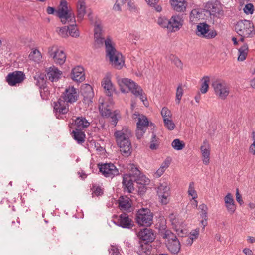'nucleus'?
I'll use <instances>...</instances> for the list:
<instances>
[{
    "label": "nucleus",
    "instance_id": "51",
    "mask_svg": "<svg viewBox=\"0 0 255 255\" xmlns=\"http://www.w3.org/2000/svg\"><path fill=\"white\" fill-rule=\"evenodd\" d=\"M199 208L201 210V216L203 219L207 218L208 208L205 204H202L199 206Z\"/></svg>",
    "mask_w": 255,
    "mask_h": 255
},
{
    "label": "nucleus",
    "instance_id": "20",
    "mask_svg": "<svg viewBox=\"0 0 255 255\" xmlns=\"http://www.w3.org/2000/svg\"><path fill=\"white\" fill-rule=\"evenodd\" d=\"M72 80H85L84 69L81 66H77L73 68L70 73Z\"/></svg>",
    "mask_w": 255,
    "mask_h": 255
},
{
    "label": "nucleus",
    "instance_id": "21",
    "mask_svg": "<svg viewBox=\"0 0 255 255\" xmlns=\"http://www.w3.org/2000/svg\"><path fill=\"white\" fill-rule=\"evenodd\" d=\"M168 249L170 252L175 254L178 253L180 251V243L176 236L173 237L169 240Z\"/></svg>",
    "mask_w": 255,
    "mask_h": 255
},
{
    "label": "nucleus",
    "instance_id": "52",
    "mask_svg": "<svg viewBox=\"0 0 255 255\" xmlns=\"http://www.w3.org/2000/svg\"><path fill=\"white\" fill-rule=\"evenodd\" d=\"M68 28L66 26L62 27L59 29V34L63 38L66 37L68 36Z\"/></svg>",
    "mask_w": 255,
    "mask_h": 255
},
{
    "label": "nucleus",
    "instance_id": "7",
    "mask_svg": "<svg viewBox=\"0 0 255 255\" xmlns=\"http://www.w3.org/2000/svg\"><path fill=\"white\" fill-rule=\"evenodd\" d=\"M215 93L220 99L224 100L228 96L230 87L223 81H214L212 83Z\"/></svg>",
    "mask_w": 255,
    "mask_h": 255
},
{
    "label": "nucleus",
    "instance_id": "47",
    "mask_svg": "<svg viewBox=\"0 0 255 255\" xmlns=\"http://www.w3.org/2000/svg\"><path fill=\"white\" fill-rule=\"evenodd\" d=\"M161 203L162 204L166 205L170 201V194H160L158 195Z\"/></svg>",
    "mask_w": 255,
    "mask_h": 255
},
{
    "label": "nucleus",
    "instance_id": "49",
    "mask_svg": "<svg viewBox=\"0 0 255 255\" xmlns=\"http://www.w3.org/2000/svg\"><path fill=\"white\" fill-rule=\"evenodd\" d=\"M109 117H110L111 119V124L114 126H116L118 121V118L120 117L119 113L115 111Z\"/></svg>",
    "mask_w": 255,
    "mask_h": 255
},
{
    "label": "nucleus",
    "instance_id": "11",
    "mask_svg": "<svg viewBox=\"0 0 255 255\" xmlns=\"http://www.w3.org/2000/svg\"><path fill=\"white\" fill-rule=\"evenodd\" d=\"M139 116L138 121L137 123L136 134L137 138L140 139L146 130L149 121L146 116L144 115H139Z\"/></svg>",
    "mask_w": 255,
    "mask_h": 255
},
{
    "label": "nucleus",
    "instance_id": "44",
    "mask_svg": "<svg viewBox=\"0 0 255 255\" xmlns=\"http://www.w3.org/2000/svg\"><path fill=\"white\" fill-rule=\"evenodd\" d=\"M49 14H53L58 17L60 19L62 24H65L66 23V21L64 20V17H61L58 15V10H56L54 7L49 6Z\"/></svg>",
    "mask_w": 255,
    "mask_h": 255
},
{
    "label": "nucleus",
    "instance_id": "9",
    "mask_svg": "<svg viewBox=\"0 0 255 255\" xmlns=\"http://www.w3.org/2000/svg\"><path fill=\"white\" fill-rule=\"evenodd\" d=\"M58 13L61 17H64V20L75 22V15L73 12L68 8L67 2L66 0H61Z\"/></svg>",
    "mask_w": 255,
    "mask_h": 255
},
{
    "label": "nucleus",
    "instance_id": "61",
    "mask_svg": "<svg viewBox=\"0 0 255 255\" xmlns=\"http://www.w3.org/2000/svg\"><path fill=\"white\" fill-rule=\"evenodd\" d=\"M236 200H237V202H238L241 205L242 203H243V201L242 199V196L239 193L238 189H236Z\"/></svg>",
    "mask_w": 255,
    "mask_h": 255
},
{
    "label": "nucleus",
    "instance_id": "12",
    "mask_svg": "<svg viewBox=\"0 0 255 255\" xmlns=\"http://www.w3.org/2000/svg\"><path fill=\"white\" fill-rule=\"evenodd\" d=\"M49 54L52 56L55 63L59 65L63 64L66 59V55L62 50L59 51L57 46H53L50 50H49Z\"/></svg>",
    "mask_w": 255,
    "mask_h": 255
},
{
    "label": "nucleus",
    "instance_id": "24",
    "mask_svg": "<svg viewBox=\"0 0 255 255\" xmlns=\"http://www.w3.org/2000/svg\"><path fill=\"white\" fill-rule=\"evenodd\" d=\"M99 103V109L101 115L106 117H109L111 116L113 113L111 112V110L109 108V106L104 103L103 100L102 99H100Z\"/></svg>",
    "mask_w": 255,
    "mask_h": 255
},
{
    "label": "nucleus",
    "instance_id": "17",
    "mask_svg": "<svg viewBox=\"0 0 255 255\" xmlns=\"http://www.w3.org/2000/svg\"><path fill=\"white\" fill-rule=\"evenodd\" d=\"M184 20L179 15H173L169 20L170 29L172 31H177L183 25Z\"/></svg>",
    "mask_w": 255,
    "mask_h": 255
},
{
    "label": "nucleus",
    "instance_id": "3",
    "mask_svg": "<svg viewBox=\"0 0 255 255\" xmlns=\"http://www.w3.org/2000/svg\"><path fill=\"white\" fill-rule=\"evenodd\" d=\"M120 90L122 93H128L131 91L135 96H139L140 99L144 103L146 98L143 94V90L134 81H118Z\"/></svg>",
    "mask_w": 255,
    "mask_h": 255
},
{
    "label": "nucleus",
    "instance_id": "36",
    "mask_svg": "<svg viewBox=\"0 0 255 255\" xmlns=\"http://www.w3.org/2000/svg\"><path fill=\"white\" fill-rule=\"evenodd\" d=\"M70 22L71 24H69V26H68V34L72 37H77L79 36V32L76 28V20L75 19V22L73 21H68Z\"/></svg>",
    "mask_w": 255,
    "mask_h": 255
},
{
    "label": "nucleus",
    "instance_id": "62",
    "mask_svg": "<svg viewBox=\"0 0 255 255\" xmlns=\"http://www.w3.org/2000/svg\"><path fill=\"white\" fill-rule=\"evenodd\" d=\"M95 42L99 45H102L104 42V38H102L100 36H96Z\"/></svg>",
    "mask_w": 255,
    "mask_h": 255
},
{
    "label": "nucleus",
    "instance_id": "26",
    "mask_svg": "<svg viewBox=\"0 0 255 255\" xmlns=\"http://www.w3.org/2000/svg\"><path fill=\"white\" fill-rule=\"evenodd\" d=\"M26 78L23 72L15 71L9 73L6 77L5 80H24Z\"/></svg>",
    "mask_w": 255,
    "mask_h": 255
},
{
    "label": "nucleus",
    "instance_id": "5",
    "mask_svg": "<svg viewBox=\"0 0 255 255\" xmlns=\"http://www.w3.org/2000/svg\"><path fill=\"white\" fill-rule=\"evenodd\" d=\"M153 214L148 208L139 209L136 215L137 223L143 226H150L153 222Z\"/></svg>",
    "mask_w": 255,
    "mask_h": 255
},
{
    "label": "nucleus",
    "instance_id": "34",
    "mask_svg": "<svg viewBox=\"0 0 255 255\" xmlns=\"http://www.w3.org/2000/svg\"><path fill=\"white\" fill-rule=\"evenodd\" d=\"M170 194V188L167 182L160 183L157 189V195L161 194Z\"/></svg>",
    "mask_w": 255,
    "mask_h": 255
},
{
    "label": "nucleus",
    "instance_id": "39",
    "mask_svg": "<svg viewBox=\"0 0 255 255\" xmlns=\"http://www.w3.org/2000/svg\"><path fill=\"white\" fill-rule=\"evenodd\" d=\"M171 145L174 149L181 150L184 148L185 144L183 141H181L179 139H175L172 141Z\"/></svg>",
    "mask_w": 255,
    "mask_h": 255
},
{
    "label": "nucleus",
    "instance_id": "55",
    "mask_svg": "<svg viewBox=\"0 0 255 255\" xmlns=\"http://www.w3.org/2000/svg\"><path fill=\"white\" fill-rule=\"evenodd\" d=\"M128 8L129 11L131 12H136L137 11V7L135 5L134 2L132 0H129L128 3Z\"/></svg>",
    "mask_w": 255,
    "mask_h": 255
},
{
    "label": "nucleus",
    "instance_id": "4",
    "mask_svg": "<svg viewBox=\"0 0 255 255\" xmlns=\"http://www.w3.org/2000/svg\"><path fill=\"white\" fill-rule=\"evenodd\" d=\"M235 30L240 36L252 37L255 34L253 23L247 20L237 22L235 26Z\"/></svg>",
    "mask_w": 255,
    "mask_h": 255
},
{
    "label": "nucleus",
    "instance_id": "41",
    "mask_svg": "<svg viewBox=\"0 0 255 255\" xmlns=\"http://www.w3.org/2000/svg\"><path fill=\"white\" fill-rule=\"evenodd\" d=\"M183 88L184 86H183L182 84H179L177 87L176 95V102L177 104H179L180 102V100L183 94Z\"/></svg>",
    "mask_w": 255,
    "mask_h": 255
},
{
    "label": "nucleus",
    "instance_id": "37",
    "mask_svg": "<svg viewBox=\"0 0 255 255\" xmlns=\"http://www.w3.org/2000/svg\"><path fill=\"white\" fill-rule=\"evenodd\" d=\"M159 139L155 134L153 133L150 140V148L152 150L157 149L159 147Z\"/></svg>",
    "mask_w": 255,
    "mask_h": 255
},
{
    "label": "nucleus",
    "instance_id": "50",
    "mask_svg": "<svg viewBox=\"0 0 255 255\" xmlns=\"http://www.w3.org/2000/svg\"><path fill=\"white\" fill-rule=\"evenodd\" d=\"M102 27L100 24H98L97 21L94 23V35L100 36L102 33Z\"/></svg>",
    "mask_w": 255,
    "mask_h": 255
},
{
    "label": "nucleus",
    "instance_id": "58",
    "mask_svg": "<svg viewBox=\"0 0 255 255\" xmlns=\"http://www.w3.org/2000/svg\"><path fill=\"white\" fill-rule=\"evenodd\" d=\"M46 74L42 73L40 71L36 73V75L34 76V80H45Z\"/></svg>",
    "mask_w": 255,
    "mask_h": 255
},
{
    "label": "nucleus",
    "instance_id": "43",
    "mask_svg": "<svg viewBox=\"0 0 255 255\" xmlns=\"http://www.w3.org/2000/svg\"><path fill=\"white\" fill-rule=\"evenodd\" d=\"M220 2L218 1H216L214 2L213 7L212 8L211 10L208 11V14L209 15H215L216 13L219 15L220 14L221 11L219 8L217 7V5Z\"/></svg>",
    "mask_w": 255,
    "mask_h": 255
},
{
    "label": "nucleus",
    "instance_id": "32",
    "mask_svg": "<svg viewBox=\"0 0 255 255\" xmlns=\"http://www.w3.org/2000/svg\"><path fill=\"white\" fill-rule=\"evenodd\" d=\"M102 86L106 95L109 97V100L110 101V97L112 95L114 91V88L111 81H104L102 83Z\"/></svg>",
    "mask_w": 255,
    "mask_h": 255
},
{
    "label": "nucleus",
    "instance_id": "2",
    "mask_svg": "<svg viewBox=\"0 0 255 255\" xmlns=\"http://www.w3.org/2000/svg\"><path fill=\"white\" fill-rule=\"evenodd\" d=\"M106 56L109 58L110 64L115 68L121 69L124 63L121 53L117 51L112 43V40L108 36L105 40Z\"/></svg>",
    "mask_w": 255,
    "mask_h": 255
},
{
    "label": "nucleus",
    "instance_id": "8",
    "mask_svg": "<svg viewBox=\"0 0 255 255\" xmlns=\"http://www.w3.org/2000/svg\"><path fill=\"white\" fill-rule=\"evenodd\" d=\"M98 166L100 172L105 177L113 178L119 174V170L113 163H99Z\"/></svg>",
    "mask_w": 255,
    "mask_h": 255
},
{
    "label": "nucleus",
    "instance_id": "33",
    "mask_svg": "<svg viewBox=\"0 0 255 255\" xmlns=\"http://www.w3.org/2000/svg\"><path fill=\"white\" fill-rule=\"evenodd\" d=\"M128 169L129 171V173L127 174L129 177L135 178L136 177H138L140 174V171L133 164H128Z\"/></svg>",
    "mask_w": 255,
    "mask_h": 255
},
{
    "label": "nucleus",
    "instance_id": "64",
    "mask_svg": "<svg viewBox=\"0 0 255 255\" xmlns=\"http://www.w3.org/2000/svg\"><path fill=\"white\" fill-rule=\"evenodd\" d=\"M165 170L163 169H162L161 168H159L155 173V176L156 177H160L165 172Z\"/></svg>",
    "mask_w": 255,
    "mask_h": 255
},
{
    "label": "nucleus",
    "instance_id": "53",
    "mask_svg": "<svg viewBox=\"0 0 255 255\" xmlns=\"http://www.w3.org/2000/svg\"><path fill=\"white\" fill-rule=\"evenodd\" d=\"M252 140L253 141V143L250 145L249 147V151L253 154L255 155V132L253 131L252 132Z\"/></svg>",
    "mask_w": 255,
    "mask_h": 255
},
{
    "label": "nucleus",
    "instance_id": "45",
    "mask_svg": "<svg viewBox=\"0 0 255 255\" xmlns=\"http://www.w3.org/2000/svg\"><path fill=\"white\" fill-rule=\"evenodd\" d=\"M161 115L164 119H169L172 118V113L167 107H163L161 112Z\"/></svg>",
    "mask_w": 255,
    "mask_h": 255
},
{
    "label": "nucleus",
    "instance_id": "29",
    "mask_svg": "<svg viewBox=\"0 0 255 255\" xmlns=\"http://www.w3.org/2000/svg\"><path fill=\"white\" fill-rule=\"evenodd\" d=\"M62 74V72L55 66H52L49 67V80H50V78L52 79H60Z\"/></svg>",
    "mask_w": 255,
    "mask_h": 255
},
{
    "label": "nucleus",
    "instance_id": "28",
    "mask_svg": "<svg viewBox=\"0 0 255 255\" xmlns=\"http://www.w3.org/2000/svg\"><path fill=\"white\" fill-rule=\"evenodd\" d=\"M72 136L79 144H81L85 141V134L81 130L76 129L75 130H73Z\"/></svg>",
    "mask_w": 255,
    "mask_h": 255
},
{
    "label": "nucleus",
    "instance_id": "10",
    "mask_svg": "<svg viewBox=\"0 0 255 255\" xmlns=\"http://www.w3.org/2000/svg\"><path fill=\"white\" fill-rule=\"evenodd\" d=\"M79 97V93L77 89L73 87H69L66 88L63 93L62 99L67 104L75 102Z\"/></svg>",
    "mask_w": 255,
    "mask_h": 255
},
{
    "label": "nucleus",
    "instance_id": "27",
    "mask_svg": "<svg viewBox=\"0 0 255 255\" xmlns=\"http://www.w3.org/2000/svg\"><path fill=\"white\" fill-rule=\"evenodd\" d=\"M47 81H37L36 85L39 86L40 88V92L41 98L43 100H47L48 97V95L46 92L48 91V89L47 88L46 85Z\"/></svg>",
    "mask_w": 255,
    "mask_h": 255
},
{
    "label": "nucleus",
    "instance_id": "30",
    "mask_svg": "<svg viewBox=\"0 0 255 255\" xmlns=\"http://www.w3.org/2000/svg\"><path fill=\"white\" fill-rule=\"evenodd\" d=\"M137 252L140 255H149L151 253V246L147 243H140Z\"/></svg>",
    "mask_w": 255,
    "mask_h": 255
},
{
    "label": "nucleus",
    "instance_id": "15",
    "mask_svg": "<svg viewBox=\"0 0 255 255\" xmlns=\"http://www.w3.org/2000/svg\"><path fill=\"white\" fill-rule=\"evenodd\" d=\"M53 107L55 115H57V113L64 114L69 111L68 104L61 98L59 99L57 102L53 103Z\"/></svg>",
    "mask_w": 255,
    "mask_h": 255
},
{
    "label": "nucleus",
    "instance_id": "13",
    "mask_svg": "<svg viewBox=\"0 0 255 255\" xmlns=\"http://www.w3.org/2000/svg\"><path fill=\"white\" fill-rule=\"evenodd\" d=\"M81 94L83 97L82 101L85 105L89 106L92 103L94 97V92L90 84H86L81 87Z\"/></svg>",
    "mask_w": 255,
    "mask_h": 255
},
{
    "label": "nucleus",
    "instance_id": "42",
    "mask_svg": "<svg viewBox=\"0 0 255 255\" xmlns=\"http://www.w3.org/2000/svg\"><path fill=\"white\" fill-rule=\"evenodd\" d=\"M188 193L189 196H191L193 200L196 199L197 197V194L195 190L194 183L191 182L189 184Z\"/></svg>",
    "mask_w": 255,
    "mask_h": 255
},
{
    "label": "nucleus",
    "instance_id": "6",
    "mask_svg": "<svg viewBox=\"0 0 255 255\" xmlns=\"http://www.w3.org/2000/svg\"><path fill=\"white\" fill-rule=\"evenodd\" d=\"M210 27L206 22L198 23L196 29V34L200 37L207 39L215 38L217 35V32L214 28L211 29Z\"/></svg>",
    "mask_w": 255,
    "mask_h": 255
},
{
    "label": "nucleus",
    "instance_id": "56",
    "mask_svg": "<svg viewBox=\"0 0 255 255\" xmlns=\"http://www.w3.org/2000/svg\"><path fill=\"white\" fill-rule=\"evenodd\" d=\"M171 161V159L170 157H167L160 166V168L164 169L165 170L169 166Z\"/></svg>",
    "mask_w": 255,
    "mask_h": 255
},
{
    "label": "nucleus",
    "instance_id": "59",
    "mask_svg": "<svg viewBox=\"0 0 255 255\" xmlns=\"http://www.w3.org/2000/svg\"><path fill=\"white\" fill-rule=\"evenodd\" d=\"M214 2H208L206 3L205 6V9H203V11H205L206 13L208 14V11L211 10L212 8L213 7Z\"/></svg>",
    "mask_w": 255,
    "mask_h": 255
},
{
    "label": "nucleus",
    "instance_id": "48",
    "mask_svg": "<svg viewBox=\"0 0 255 255\" xmlns=\"http://www.w3.org/2000/svg\"><path fill=\"white\" fill-rule=\"evenodd\" d=\"M243 11L246 14H252L254 11V6L252 3H248L245 5Z\"/></svg>",
    "mask_w": 255,
    "mask_h": 255
},
{
    "label": "nucleus",
    "instance_id": "46",
    "mask_svg": "<svg viewBox=\"0 0 255 255\" xmlns=\"http://www.w3.org/2000/svg\"><path fill=\"white\" fill-rule=\"evenodd\" d=\"M165 126L169 130H173L175 128V125L171 120V118L164 119L163 120Z\"/></svg>",
    "mask_w": 255,
    "mask_h": 255
},
{
    "label": "nucleus",
    "instance_id": "16",
    "mask_svg": "<svg viewBox=\"0 0 255 255\" xmlns=\"http://www.w3.org/2000/svg\"><path fill=\"white\" fill-rule=\"evenodd\" d=\"M200 150L202 153L203 163L208 165L210 161V145L207 140L203 141V144L200 147Z\"/></svg>",
    "mask_w": 255,
    "mask_h": 255
},
{
    "label": "nucleus",
    "instance_id": "54",
    "mask_svg": "<svg viewBox=\"0 0 255 255\" xmlns=\"http://www.w3.org/2000/svg\"><path fill=\"white\" fill-rule=\"evenodd\" d=\"M209 81H204V82L201 85V87L200 88V92L202 94H205L207 93L209 89V84L208 82Z\"/></svg>",
    "mask_w": 255,
    "mask_h": 255
},
{
    "label": "nucleus",
    "instance_id": "38",
    "mask_svg": "<svg viewBox=\"0 0 255 255\" xmlns=\"http://www.w3.org/2000/svg\"><path fill=\"white\" fill-rule=\"evenodd\" d=\"M28 58L29 60L38 62L41 58V55L39 50L35 49L32 50L29 55Z\"/></svg>",
    "mask_w": 255,
    "mask_h": 255
},
{
    "label": "nucleus",
    "instance_id": "25",
    "mask_svg": "<svg viewBox=\"0 0 255 255\" xmlns=\"http://www.w3.org/2000/svg\"><path fill=\"white\" fill-rule=\"evenodd\" d=\"M75 124L78 129H83L90 125V122L83 117H78L75 120Z\"/></svg>",
    "mask_w": 255,
    "mask_h": 255
},
{
    "label": "nucleus",
    "instance_id": "23",
    "mask_svg": "<svg viewBox=\"0 0 255 255\" xmlns=\"http://www.w3.org/2000/svg\"><path fill=\"white\" fill-rule=\"evenodd\" d=\"M132 177H129L128 174L125 175L123 177V186L125 192L131 193L133 189Z\"/></svg>",
    "mask_w": 255,
    "mask_h": 255
},
{
    "label": "nucleus",
    "instance_id": "35",
    "mask_svg": "<svg viewBox=\"0 0 255 255\" xmlns=\"http://www.w3.org/2000/svg\"><path fill=\"white\" fill-rule=\"evenodd\" d=\"M186 3L185 0H178L172 7L178 12H183L186 9Z\"/></svg>",
    "mask_w": 255,
    "mask_h": 255
},
{
    "label": "nucleus",
    "instance_id": "1",
    "mask_svg": "<svg viewBox=\"0 0 255 255\" xmlns=\"http://www.w3.org/2000/svg\"><path fill=\"white\" fill-rule=\"evenodd\" d=\"M131 134V131L126 127L114 133L117 144L122 155L125 157L129 156L131 153V145L129 140Z\"/></svg>",
    "mask_w": 255,
    "mask_h": 255
},
{
    "label": "nucleus",
    "instance_id": "19",
    "mask_svg": "<svg viewBox=\"0 0 255 255\" xmlns=\"http://www.w3.org/2000/svg\"><path fill=\"white\" fill-rule=\"evenodd\" d=\"M119 207L123 211L130 212L131 209V201L127 196H121L118 200Z\"/></svg>",
    "mask_w": 255,
    "mask_h": 255
},
{
    "label": "nucleus",
    "instance_id": "22",
    "mask_svg": "<svg viewBox=\"0 0 255 255\" xmlns=\"http://www.w3.org/2000/svg\"><path fill=\"white\" fill-rule=\"evenodd\" d=\"M225 206L228 212L230 214H233L236 209L233 196L230 193H228L224 198Z\"/></svg>",
    "mask_w": 255,
    "mask_h": 255
},
{
    "label": "nucleus",
    "instance_id": "57",
    "mask_svg": "<svg viewBox=\"0 0 255 255\" xmlns=\"http://www.w3.org/2000/svg\"><path fill=\"white\" fill-rule=\"evenodd\" d=\"M199 234V229L196 228L195 230H193L190 233L189 237L193 239L194 240L196 239Z\"/></svg>",
    "mask_w": 255,
    "mask_h": 255
},
{
    "label": "nucleus",
    "instance_id": "18",
    "mask_svg": "<svg viewBox=\"0 0 255 255\" xmlns=\"http://www.w3.org/2000/svg\"><path fill=\"white\" fill-rule=\"evenodd\" d=\"M138 238L146 243L151 242L155 239V235L152 230L145 228L139 232Z\"/></svg>",
    "mask_w": 255,
    "mask_h": 255
},
{
    "label": "nucleus",
    "instance_id": "40",
    "mask_svg": "<svg viewBox=\"0 0 255 255\" xmlns=\"http://www.w3.org/2000/svg\"><path fill=\"white\" fill-rule=\"evenodd\" d=\"M157 23L162 28L170 29L169 20L165 17H159Z\"/></svg>",
    "mask_w": 255,
    "mask_h": 255
},
{
    "label": "nucleus",
    "instance_id": "31",
    "mask_svg": "<svg viewBox=\"0 0 255 255\" xmlns=\"http://www.w3.org/2000/svg\"><path fill=\"white\" fill-rule=\"evenodd\" d=\"M86 13L85 3L84 1H79L77 4V18L81 21Z\"/></svg>",
    "mask_w": 255,
    "mask_h": 255
},
{
    "label": "nucleus",
    "instance_id": "60",
    "mask_svg": "<svg viewBox=\"0 0 255 255\" xmlns=\"http://www.w3.org/2000/svg\"><path fill=\"white\" fill-rule=\"evenodd\" d=\"M169 219H170V221L172 223V224L175 225V226L177 225V224H178L177 220L176 218V216L174 214L172 213L169 215Z\"/></svg>",
    "mask_w": 255,
    "mask_h": 255
},
{
    "label": "nucleus",
    "instance_id": "14",
    "mask_svg": "<svg viewBox=\"0 0 255 255\" xmlns=\"http://www.w3.org/2000/svg\"><path fill=\"white\" fill-rule=\"evenodd\" d=\"M114 222L117 225L123 228L130 229L132 227V221L126 213L121 214Z\"/></svg>",
    "mask_w": 255,
    "mask_h": 255
},
{
    "label": "nucleus",
    "instance_id": "63",
    "mask_svg": "<svg viewBox=\"0 0 255 255\" xmlns=\"http://www.w3.org/2000/svg\"><path fill=\"white\" fill-rule=\"evenodd\" d=\"M109 253L111 255H118L119 253L118 250L117 248L112 246L109 251Z\"/></svg>",
    "mask_w": 255,
    "mask_h": 255
}]
</instances>
